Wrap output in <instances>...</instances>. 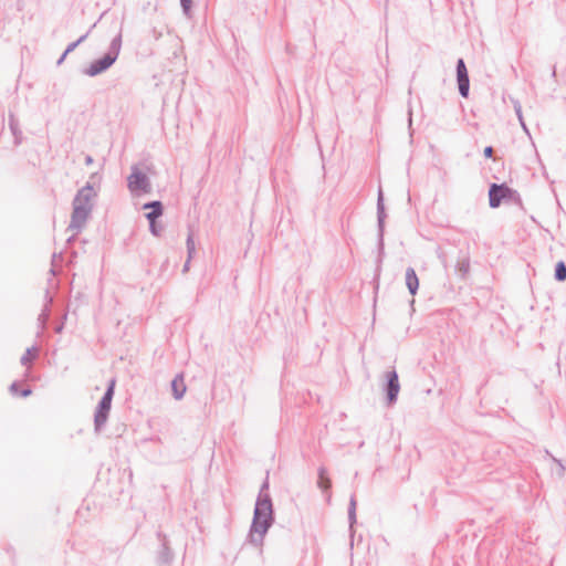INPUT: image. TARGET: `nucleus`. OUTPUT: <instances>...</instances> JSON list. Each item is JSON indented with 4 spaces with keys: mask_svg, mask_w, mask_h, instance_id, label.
Returning a JSON list of instances; mask_svg holds the SVG:
<instances>
[{
    "mask_svg": "<svg viewBox=\"0 0 566 566\" xmlns=\"http://www.w3.org/2000/svg\"><path fill=\"white\" fill-rule=\"evenodd\" d=\"M273 505L270 494H259L249 532V542L255 546L262 545L264 535L273 524Z\"/></svg>",
    "mask_w": 566,
    "mask_h": 566,
    "instance_id": "1",
    "label": "nucleus"
},
{
    "mask_svg": "<svg viewBox=\"0 0 566 566\" xmlns=\"http://www.w3.org/2000/svg\"><path fill=\"white\" fill-rule=\"evenodd\" d=\"M96 197L97 190L94 189L90 181L76 192L72 202L73 211L67 230L77 234L85 227L93 211Z\"/></svg>",
    "mask_w": 566,
    "mask_h": 566,
    "instance_id": "2",
    "label": "nucleus"
},
{
    "mask_svg": "<svg viewBox=\"0 0 566 566\" xmlns=\"http://www.w3.org/2000/svg\"><path fill=\"white\" fill-rule=\"evenodd\" d=\"M122 50V31L111 41L107 52L83 70V74L95 77L106 72L118 59Z\"/></svg>",
    "mask_w": 566,
    "mask_h": 566,
    "instance_id": "3",
    "label": "nucleus"
},
{
    "mask_svg": "<svg viewBox=\"0 0 566 566\" xmlns=\"http://www.w3.org/2000/svg\"><path fill=\"white\" fill-rule=\"evenodd\" d=\"M115 379L109 381V385L102 397L94 415V429L95 432H101L107 422L108 413L112 406V399L114 396Z\"/></svg>",
    "mask_w": 566,
    "mask_h": 566,
    "instance_id": "4",
    "label": "nucleus"
},
{
    "mask_svg": "<svg viewBox=\"0 0 566 566\" xmlns=\"http://www.w3.org/2000/svg\"><path fill=\"white\" fill-rule=\"evenodd\" d=\"M127 181L128 188L132 192L140 191L144 193H149L151 191V184L149 178L137 167L133 168Z\"/></svg>",
    "mask_w": 566,
    "mask_h": 566,
    "instance_id": "5",
    "label": "nucleus"
},
{
    "mask_svg": "<svg viewBox=\"0 0 566 566\" xmlns=\"http://www.w3.org/2000/svg\"><path fill=\"white\" fill-rule=\"evenodd\" d=\"M513 191L506 185L492 184L489 189V203L491 208H497L502 200L510 198Z\"/></svg>",
    "mask_w": 566,
    "mask_h": 566,
    "instance_id": "6",
    "label": "nucleus"
},
{
    "mask_svg": "<svg viewBox=\"0 0 566 566\" xmlns=\"http://www.w3.org/2000/svg\"><path fill=\"white\" fill-rule=\"evenodd\" d=\"M385 376L387 379V386H386L387 401H388V405H394L397 401V397L400 391L398 374L396 370H391V371H387Z\"/></svg>",
    "mask_w": 566,
    "mask_h": 566,
    "instance_id": "7",
    "label": "nucleus"
},
{
    "mask_svg": "<svg viewBox=\"0 0 566 566\" xmlns=\"http://www.w3.org/2000/svg\"><path fill=\"white\" fill-rule=\"evenodd\" d=\"M377 217H378V227H379V241L380 247H382V234H384V224H385V206H384V196L381 189L378 191V199H377Z\"/></svg>",
    "mask_w": 566,
    "mask_h": 566,
    "instance_id": "8",
    "label": "nucleus"
},
{
    "mask_svg": "<svg viewBox=\"0 0 566 566\" xmlns=\"http://www.w3.org/2000/svg\"><path fill=\"white\" fill-rule=\"evenodd\" d=\"M143 209L150 211L146 213L148 221H156L163 214V205L160 201L147 202L143 206Z\"/></svg>",
    "mask_w": 566,
    "mask_h": 566,
    "instance_id": "9",
    "label": "nucleus"
},
{
    "mask_svg": "<svg viewBox=\"0 0 566 566\" xmlns=\"http://www.w3.org/2000/svg\"><path fill=\"white\" fill-rule=\"evenodd\" d=\"M186 389L182 375H177L171 381V390L175 399L180 400L185 396Z\"/></svg>",
    "mask_w": 566,
    "mask_h": 566,
    "instance_id": "10",
    "label": "nucleus"
},
{
    "mask_svg": "<svg viewBox=\"0 0 566 566\" xmlns=\"http://www.w3.org/2000/svg\"><path fill=\"white\" fill-rule=\"evenodd\" d=\"M406 285L411 295H415L419 289V279L412 268L406 270Z\"/></svg>",
    "mask_w": 566,
    "mask_h": 566,
    "instance_id": "11",
    "label": "nucleus"
},
{
    "mask_svg": "<svg viewBox=\"0 0 566 566\" xmlns=\"http://www.w3.org/2000/svg\"><path fill=\"white\" fill-rule=\"evenodd\" d=\"M172 558H174V555H172V552L170 551V548L166 544H163L160 551L158 552V556H157L158 564L168 565L171 563Z\"/></svg>",
    "mask_w": 566,
    "mask_h": 566,
    "instance_id": "12",
    "label": "nucleus"
},
{
    "mask_svg": "<svg viewBox=\"0 0 566 566\" xmlns=\"http://www.w3.org/2000/svg\"><path fill=\"white\" fill-rule=\"evenodd\" d=\"M318 486L323 490H328L332 485L329 478L327 476V471L324 467L318 469Z\"/></svg>",
    "mask_w": 566,
    "mask_h": 566,
    "instance_id": "13",
    "label": "nucleus"
},
{
    "mask_svg": "<svg viewBox=\"0 0 566 566\" xmlns=\"http://www.w3.org/2000/svg\"><path fill=\"white\" fill-rule=\"evenodd\" d=\"M9 127L14 136L15 144H20L22 133L19 129L18 119L12 114L9 116Z\"/></svg>",
    "mask_w": 566,
    "mask_h": 566,
    "instance_id": "14",
    "label": "nucleus"
},
{
    "mask_svg": "<svg viewBox=\"0 0 566 566\" xmlns=\"http://www.w3.org/2000/svg\"><path fill=\"white\" fill-rule=\"evenodd\" d=\"M46 297H48L46 304L44 305V308L42 310L41 314L38 317L39 325L42 329L44 328L46 321L49 318V304H51V302H52V297H49L48 294H46Z\"/></svg>",
    "mask_w": 566,
    "mask_h": 566,
    "instance_id": "15",
    "label": "nucleus"
},
{
    "mask_svg": "<svg viewBox=\"0 0 566 566\" xmlns=\"http://www.w3.org/2000/svg\"><path fill=\"white\" fill-rule=\"evenodd\" d=\"M356 499L353 495L349 500V506H348V520L350 524V528H353V525L356 523Z\"/></svg>",
    "mask_w": 566,
    "mask_h": 566,
    "instance_id": "16",
    "label": "nucleus"
},
{
    "mask_svg": "<svg viewBox=\"0 0 566 566\" xmlns=\"http://www.w3.org/2000/svg\"><path fill=\"white\" fill-rule=\"evenodd\" d=\"M457 271L462 275L465 276L470 271V260L469 258H463L458 261L457 263Z\"/></svg>",
    "mask_w": 566,
    "mask_h": 566,
    "instance_id": "17",
    "label": "nucleus"
},
{
    "mask_svg": "<svg viewBox=\"0 0 566 566\" xmlns=\"http://www.w3.org/2000/svg\"><path fill=\"white\" fill-rule=\"evenodd\" d=\"M458 81L459 86V93L462 97H468L469 90H470V80L468 78H460Z\"/></svg>",
    "mask_w": 566,
    "mask_h": 566,
    "instance_id": "18",
    "label": "nucleus"
},
{
    "mask_svg": "<svg viewBox=\"0 0 566 566\" xmlns=\"http://www.w3.org/2000/svg\"><path fill=\"white\" fill-rule=\"evenodd\" d=\"M468 77H469V74H468L465 63L462 59H459L457 62V80L468 78Z\"/></svg>",
    "mask_w": 566,
    "mask_h": 566,
    "instance_id": "19",
    "label": "nucleus"
},
{
    "mask_svg": "<svg viewBox=\"0 0 566 566\" xmlns=\"http://www.w3.org/2000/svg\"><path fill=\"white\" fill-rule=\"evenodd\" d=\"M555 279L557 281L566 280V265L564 262H558L555 268Z\"/></svg>",
    "mask_w": 566,
    "mask_h": 566,
    "instance_id": "20",
    "label": "nucleus"
},
{
    "mask_svg": "<svg viewBox=\"0 0 566 566\" xmlns=\"http://www.w3.org/2000/svg\"><path fill=\"white\" fill-rule=\"evenodd\" d=\"M35 354H36V348H34V347L28 348L25 350V353L23 354V356L21 357V364L23 366H27L35 357Z\"/></svg>",
    "mask_w": 566,
    "mask_h": 566,
    "instance_id": "21",
    "label": "nucleus"
},
{
    "mask_svg": "<svg viewBox=\"0 0 566 566\" xmlns=\"http://www.w3.org/2000/svg\"><path fill=\"white\" fill-rule=\"evenodd\" d=\"M186 245H187L188 256H189V259H191L196 252V245H195V240H193L192 233L188 234Z\"/></svg>",
    "mask_w": 566,
    "mask_h": 566,
    "instance_id": "22",
    "label": "nucleus"
},
{
    "mask_svg": "<svg viewBox=\"0 0 566 566\" xmlns=\"http://www.w3.org/2000/svg\"><path fill=\"white\" fill-rule=\"evenodd\" d=\"M88 36V32L83 34L82 36H80L75 42H72L67 45L66 50H65V54H69L71 53L72 51L75 50V48L82 43L83 41H85V39Z\"/></svg>",
    "mask_w": 566,
    "mask_h": 566,
    "instance_id": "23",
    "label": "nucleus"
},
{
    "mask_svg": "<svg viewBox=\"0 0 566 566\" xmlns=\"http://www.w3.org/2000/svg\"><path fill=\"white\" fill-rule=\"evenodd\" d=\"M513 106H514L515 114L518 118V122L522 125V122H524L523 114H522V105L517 99H513Z\"/></svg>",
    "mask_w": 566,
    "mask_h": 566,
    "instance_id": "24",
    "label": "nucleus"
},
{
    "mask_svg": "<svg viewBox=\"0 0 566 566\" xmlns=\"http://www.w3.org/2000/svg\"><path fill=\"white\" fill-rule=\"evenodd\" d=\"M513 106H514L515 114L518 118V122L522 125V122H524L523 114H522V105L517 99H513Z\"/></svg>",
    "mask_w": 566,
    "mask_h": 566,
    "instance_id": "25",
    "label": "nucleus"
},
{
    "mask_svg": "<svg viewBox=\"0 0 566 566\" xmlns=\"http://www.w3.org/2000/svg\"><path fill=\"white\" fill-rule=\"evenodd\" d=\"M180 4H181L185 15H189L192 1L191 0H180Z\"/></svg>",
    "mask_w": 566,
    "mask_h": 566,
    "instance_id": "26",
    "label": "nucleus"
},
{
    "mask_svg": "<svg viewBox=\"0 0 566 566\" xmlns=\"http://www.w3.org/2000/svg\"><path fill=\"white\" fill-rule=\"evenodd\" d=\"M149 230L150 232L158 237L160 234L161 228H158L156 221H149Z\"/></svg>",
    "mask_w": 566,
    "mask_h": 566,
    "instance_id": "27",
    "label": "nucleus"
},
{
    "mask_svg": "<svg viewBox=\"0 0 566 566\" xmlns=\"http://www.w3.org/2000/svg\"><path fill=\"white\" fill-rule=\"evenodd\" d=\"M554 461H555V462H556V464L558 465V472H557V474H558L559 476H562V475L564 474L565 468H564V465L562 464V462H560L559 460L554 459Z\"/></svg>",
    "mask_w": 566,
    "mask_h": 566,
    "instance_id": "28",
    "label": "nucleus"
},
{
    "mask_svg": "<svg viewBox=\"0 0 566 566\" xmlns=\"http://www.w3.org/2000/svg\"><path fill=\"white\" fill-rule=\"evenodd\" d=\"M492 154H493V148L491 146H488L484 148V156L490 158L492 157Z\"/></svg>",
    "mask_w": 566,
    "mask_h": 566,
    "instance_id": "29",
    "label": "nucleus"
},
{
    "mask_svg": "<svg viewBox=\"0 0 566 566\" xmlns=\"http://www.w3.org/2000/svg\"><path fill=\"white\" fill-rule=\"evenodd\" d=\"M269 489V481L265 480L261 486V490H260V493L259 494H262V493H268L266 490Z\"/></svg>",
    "mask_w": 566,
    "mask_h": 566,
    "instance_id": "30",
    "label": "nucleus"
},
{
    "mask_svg": "<svg viewBox=\"0 0 566 566\" xmlns=\"http://www.w3.org/2000/svg\"><path fill=\"white\" fill-rule=\"evenodd\" d=\"M30 395H31V389H29V388L23 389V390L21 391V396H22V397H28V396H30Z\"/></svg>",
    "mask_w": 566,
    "mask_h": 566,
    "instance_id": "31",
    "label": "nucleus"
},
{
    "mask_svg": "<svg viewBox=\"0 0 566 566\" xmlns=\"http://www.w3.org/2000/svg\"><path fill=\"white\" fill-rule=\"evenodd\" d=\"M93 161H94V160H93V157H92V156L87 155V156L85 157V164H86V165H92V164H93Z\"/></svg>",
    "mask_w": 566,
    "mask_h": 566,
    "instance_id": "32",
    "label": "nucleus"
},
{
    "mask_svg": "<svg viewBox=\"0 0 566 566\" xmlns=\"http://www.w3.org/2000/svg\"><path fill=\"white\" fill-rule=\"evenodd\" d=\"M10 391L15 394L18 391V385L15 382H13L11 386H10Z\"/></svg>",
    "mask_w": 566,
    "mask_h": 566,
    "instance_id": "33",
    "label": "nucleus"
},
{
    "mask_svg": "<svg viewBox=\"0 0 566 566\" xmlns=\"http://www.w3.org/2000/svg\"><path fill=\"white\" fill-rule=\"evenodd\" d=\"M67 54H65V52L61 55V57L57 60V65L62 64V62L64 61V59L66 57Z\"/></svg>",
    "mask_w": 566,
    "mask_h": 566,
    "instance_id": "34",
    "label": "nucleus"
},
{
    "mask_svg": "<svg viewBox=\"0 0 566 566\" xmlns=\"http://www.w3.org/2000/svg\"><path fill=\"white\" fill-rule=\"evenodd\" d=\"M189 264H190V259L188 258V260L186 261V263L184 265V272L189 270Z\"/></svg>",
    "mask_w": 566,
    "mask_h": 566,
    "instance_id": "35",
    "label": "nucleus"
},
{
    "mask_svg": "<svg viewBox=\"0 0 566 566\" xmlns=\"http://www.w3.org/2000/svg\"><path fill=\"white\" fill-rule=\"evenodd\" d=\"M521 126H522L523 130H524L527 135H530V132H528V128H527V126H526L525 122H522V125H521Z\"/></svg>",
    "mask_w": 566,
    "mask_h": 566,
    "instance_id": "36",
    "label": "nucleus"
},
{
    "mask_svg": "<svg viewBox=\"0 0 566 566\" xmlns=\"http://www.w3.org/2000/svg\"><path fill=\"white\" fill-rule=\"evenodd\" d=\"M411 122H412L411 112H409V124H411Z\"/></svg>",
    "mask_w": 566,
    "mask_h": 566,
    "instance_id": "37",
    "label": "nucleus"
},
{
    "mask_svg": "<svg viewBox=\"0 0 566 566\" xmlns=\"http://www.w3.org/2000/svg\"><path fill=\"white\" fill-rule=\"evenodd\" d=\"M61 331H62V326L56 328V332H61Z\"/></svg>",
    "mask_w": 566,
    "mask_h": 566,
    "instance_id": "38",
    "label": "nucleus"
}]
</instances>
